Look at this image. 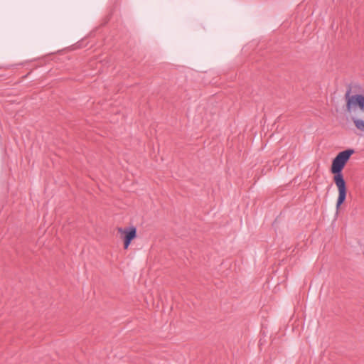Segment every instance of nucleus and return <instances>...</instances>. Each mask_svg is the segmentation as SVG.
<instances>
[{"label": "nucleus", "mask_w": 364, "mask_h": 364, "mask_svg": "<svg viewBox=\"0 0 364 364\" xmlns=\"http://www.w3.org/2000/svg\"><path fill=\"white\" fill-rule=\"evenodd\" d=\"M353 153V149H346L338 153V154L333 160L331 168V171L334 174V176L339 175L340 176H343L341 171Z\"/></svg>", "instance_id": "1"}, {"label": "nucleus", "mask_w": 364, "mask_h": 364, "mask_svg": "<svg viewBox=\"0 0 364 364\" xmlns=\"http://www.w3.org/2000/svg\"><path fill=\"white\" fill-rule=\"evenodd\" d=\"M346 109L350 112L352 109L358 107L364 112V96L362 95H350V89H349L346 95Z\"/></svg>", "instance_id": "2"}, {"label": "nucleus", "mask_w": 364, "mask_h": 364, "mask_svg": "<svg viewBox=\"0 0 364 364\" xmlns=\"http://www.w3.org/2000/svg\"><path fill=\"white\" fill-rule=\"evenodd\" d=\"M333 181L338 188V197L336 202V210H338L340 206L343 203L346 198L347 188L343 176H334Z\"/></svg>", "instance_id": "3"}, {"label": "nucleus", "mask_w": 364, "mask_h": 364, "mask_svg": "<svg viewBox=\"0 0 364 364\" xmlns=\"http://www.w3.org/2000/svg\"><path fill=\"white\" fill-rule=\"evenodd\" d=\"M118 233L123 235L124 248L127 249L132 242L136 237V228L134 226L128 228H117Z\"/></svg>", "instance_id": "4"}, {"label": "nucleus", "mask_w": 364, "mask_h": 364, "mask_svg": "<svg viewBox=\"0 0 364 364\" xmlns=\"http://www.w3.org/2000/svg\"><path fill=\"white\" fill-rule=\"evenodd\" d=\"M352 121L357 129L364 132V120L356 117H353Z\"/></svg>", "instance_id": "5"}]
</instances>
